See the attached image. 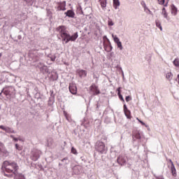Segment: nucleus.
<instances>
[{"label":"nucleus","instance_id":"1","mask_svg":"<svg viewBox=\"0 0 179 179\" xmlns=\"http://www.w3.org/2000/svg\"><path fill=\"white\" fill-rule=\"evenodd\" d=\"M58 30L62 38V41H65V44H68L69 41H76V38L79 37L78 32L74 33L72 36L68 34V31H66L64 26H60Z\"/></svg>","mask_w":179,"mask_h":179},{"label":"nucleus","instance_id":"2","mask_svg":"<svg viewBox=\"0 0 179 179\" xmlns=\"http://www.w3.org/2000/svg\"><path fill=\"white\" fill-rule=\"evenodd\" d=\"M2 167L3 169H5V171L7 173H13L14 176H16V174H19V173H17L19 166H17V164H16V162H15L5 161L3 163Z\"/></svg>","mask_w":179,"mask_h":179},{"label":"nucleus","instance_id":"3","mask_svg":"<svg viewBox=\"0 0 179 179\" xmlns=\"http://www.w3.org/2000/svg\"><path fill=\"white\" fill-rule=\"evenodd\" d=\"M103 141H107V137L103 136L101 140L96 141L95 143V150L98 152V153H101V155H106L108 149Z\"/></svg>","mask_w":179,"mask_h":179},{"label":"nucleus","instance_id":"4","mask_svg":"<svg viewBox=\"0 0 179 179\" xmlns=\"http://www.w3.org/2000/svg\"><path fill=\"white\" fill-rule=\"evenodd\" d=\"M3 93L5 96H6L7 99H11L12 97H15V94H16V91L15 87L13 86H8L4 87L1 92H0V96Z\"/></svg>","mask_w":179,"mask_h":179},{"label":"nucleus","instance_id":"5","mask_svg":"<svg viewBox=\"0 0 179 179\" xmlns=\"http://www.w3.org/2000/svg\"><path fill=\"white\" fill-rule=\"evenodd\" d=\"M117 162L120 166H127V167L132 166V162H129L128 157L125 155H120L117 159Z\"/></svg>","mask_w":179,"mask_h":179},{"label":"nucleus","instance_id":"6","mask_svg":"<svg viewBox=\"0 0 179 179\" xmlns=\"http://www.w3.org/2000/svg\"><path fill=\"white\" fill-rule=\"evenodd\" d=\"M43 155L41 150L38 149L34 148L31 152V159L34 162H37L40 159V157Z\"/></svg>","mask_w":179,"mask_h":179},{"label":"nucleus","instance_id":"7","mask_svg":"<svg viewBox=\"0 0 179 179\" xmlns=\"http://www.w3.org/2000/svg\"><path fill=\"white\" fill-rule=\"evenodd\" d=\"M36 64H35L36 66H38L42 72V73H50V70L48 69V67L41 62H39L38 60L36 61Z\"/></svg>","mask_w":179,"mask_h":179},{"label":"nucleus","instance_id":"8","mask_svg":"<svg viewBox=\"0 0 179 179\" xmlns=\"http://www.w3.org/2000/svg\"><path fill=\"white\" fill-rule=\"evenodd\" d=\"M101 93L100 90H99V86L96 85V84L93 83L90 87V94L92 96H97V94H100Z\"/></svg>","mask_w":179,"mask_h":179},{"label":"nucleus","instance_id":"9","mask_svg":"<svg viewBox=\"0 0 179 179\" xmlns=\"http://www.w3.org/2000/svg\"><path fill=\"white\" fill-rule=\"evenodd\" d=\"M0 156H3V157H8L9 156V151L6 150V147H5V144L0 141Z\"/></svg>","mask_w":179,"mask_h":179},{"label":"nucleus","instance_id":"10","mask_svg":"<svg viewBox=\"0 0 179 179\" xmlns=\"http://www.w3.org/2000/svg\"><path fill=\"white\" fill-rule=\"evenodd\" d=\"M133 143H135L138 141V143L141 142L142 137L141 136V133L138 131H133L132 134Z\"/></svg>","mask_w":179,"mask_h":179},{"label":"nucleus","instance_id":"11","mask_svg":"<svg viewBox=\"0 0 179 179\" xmlns=\"http://www.w3.org/2000/svg\"><path fill=\"white\" fill-rule=\"evenodd\" d=\"M103 47L105 51H106L107 52L113 51V46L111 45V42H110V39H107L106 42H103Z\"/></svg>","mask_w":179,"mask_h":179},{"label":"nucleus","instance_id":"12","mask_svg":"<svg viewBox=\"0 0 179 179\" xmlns=\"http://www.w3.org/2000/svg\"><path fill=\"white\" fill-rule=\"evenodd\" d=\"M112 37L113 38V41L117 45V48H120V50H122L124 48L122 47V43L120 41V38L117 36V35L113 34Z\"/></svg>","mask_w":179,"mask_h":179},{"label":"nucleus","instance_id":"13","mask_svg":"<svg viewBox=\"0 0 179 179\" xmlns=\"http://www.w3.org/2000/svg\"><path fill=\"white\" fill-rule=\"evenodd\" d=\"M69 90L71 94H77L78 93V87H76V84L71 83L69 85Z\"/></svg>","mask_w":179,"mask_h":179},{"label":"nucleus","instance_id":"14","mask_svg":"<svg viewBox=\"0 0 179 179\" xmlns=\"http://www.w3.org/2000/svg\"><path fill=\"white\" fill-rule=\"evenodd\" d=\"M55 101V95L54 94V91H50V96L48 101V106H52Z\"/></svg>","mask_w":179,"mask_h":179},{"label":"nucleus","instance_id":"15","mask_svg":"<svg viewBox=\"0 0 179 179\" xmlns=\"http://www.w3.org/2000/svg\"><path fill=\"white\" fill-rule=\"evenodd\" d=\"M123 110L124 113V115L127 117V118H128V120H131V118H132V117L131 116V110H128L127 104H124Z\"/></svg>","mask_w":179,"mask_h":179},{"label":"nucleus","instance_id":"16","mask_svg":"<svg viewBox=\"0 0 179 179\" xmlns=\"http://www.w3.org/2000/svg\"><path fill=\"white\" fill-rule=\"evenodd\" d=\"M66 1H62L58 3V6L57 7V10H66Z\"/></svg>","mask_w":179,"mask_h":179},{"label":"nucleus","instance_id":"17","mask_svg":"<svg viewBox=\"0 0 179 179\" xmlns=\"http://www.w3.org/2000/svg\"><path fill=\"white\" fill-rule=\"evenodd\" d=\"M171 162V171L172 173V176L173 177H177V171L176 170V166H174V164L173 163V161L170 160Z\"/></svg>","mask_w":179,"mask_h":179},{"label":"nucleus","instance_id":"18","mask_svg":"<svg viewBox=\"0 0 179 179\" xmlns=\"http://www.w3.org/2000/svg\"><path fill=\"white\" fill-rule=\"evenodd\" d=\"M72 170H73V173H74V174H80V171L82 170V166H80L79 165L74 166L73 167Z\"/></svg>","mask_w":179,"mask_h":179},{"label":"nucleus","instance_id":"19","mask_svg":"<svg viewBox=\"0 0 179 179\" xmlns=\"http://www.w3.org/2000/svg\"><path fill=\"white\" fill-rule=\"evenodd\" d=\"M77 73L79 75L80 78H86L87 71L85 70H78Z\"/></svg>","mask_w":179,"mask_h":179},{"label":"nucleus","instance_id":"20","mask_svg":"<svg viewBox=\"0 0 179 179\" xmlns=\"http://www.w3.org/2000/svg\"><path fill=\"white\" fill-rule=\"evenodd\" d=\"M64 15H66V16L68 17H71L72 19L75 17V12H73L72 10H68L66 13H64Z\"/></svg>","mask_w":179,"mask_h":179},{"label":"nucleus","instance_id":"21","mask_svg":"<svg viewBox=\"0 0 179 179\" xmlns=\"http://www.w3.org/2000/svg\"><path fill=\"white\" fill-rule=\"evenodd\" d=\"M46 146H48V148H50V149H52V148H54L55 146L54 140H52V138L48 139Z\"/></svg>","mask_w":179,"mask_h":179},{"label":"nucleus","instance_id":"22","mask_svg":"<svg viewBox=\"0 0 179 179\" xmlns=\"http://www.w3.org/2000/svg\"><path fill=\"white\" fill-rule=\"evenodd\" d=\"M178 9L177 7L174 4L171 5V13L173 15V16H176L177 15Z\"/></svg>","mask_w":179,"mask_h":179},{"label":"nucleus","instance_id":"23","mask_svg":"<svg viewBox=\"0 0 179 179\" xmlns=\"http://www.w3.org/2000/svg\"><path fill=\"white\" fill-rule=\"evenodd\" d=\"M113 8L115 9H118V7L120 5H121V3H120V0H113Z\"/></svg>","mask_w":179,"mask_h":179},{"label":"nucleus","instance_id":"24","mask_svg":"<svg viewBox=\"0 0 179 179\" xmlns=\"http://www.w3.org/2000/svg\"><path fill=\"white\" fill-rule=\"evenodd\" d=\"M155 24L158 27V29L161 30V31H163V27H162V23L159 20H155Z\"/></svg>","mask_w":179,"mask_h":179},{"label":"nucleus","instance_id":"25","mask_svg":"<svg viewBox=\"0 0 179 179\" xmlns=\"http://www.w3.org/2000/svg\"><path fill=\"white\" fill-rule=\"evenodd\" d=\"M7 134H16V131H15V130H13L12 128L10 127H6V130H4Z\"/></svg>","mask_w":179,"mask_h":179},{"label":"nucleus","instance_id":"26","mask_svg":"<svg viewBox=\"0 0 179 179\" xmlns=\"http://www.w3.org/2000/svg\"><path fill=\"white\" fill-rule=\"evenodd\" d=\"M14 179H26V178H24V175L22 173H17L14 175Z\"/></svg>","mask_w":179,"mask_h":179},{"label":"nucleus","instance_id":"27","mask_svg":"<svg viewBox=\"0 0 179 179\" xmlns=\"http://www.w3.org/2000/svg\"><path fill=\"white\" fill-rule=\"evenodd\" d=\"M162 15L164 16V17L165 19H166L167 20H169V17H168V14L167 12L166 11V8H162Z\"/></svg>","mask_w":179,"mask_h":179},{"label":"nucleus","instance_id":"28","mask_svg":"<svg viewBox=\"0 0 179 179\" xmlns=\"http://www.w3.org/2000/svg\"><path fill=\"white\" fill-rule=\"evenodd\" d=\"M101 8H106L107 6V0H99Z\"/></svg>","mask_w":179,"mask_h":179},{"label":"nucleus","instance_id":"29","mask_svg":"<svg viewBox=\"0 0 179 179\" xmlns=\"http://www.w3.org/2000/svg\"><path fill=\"white\" fill-rule=\"evenodd\" d=\"M173 64L174 66H176V68H179V59L176 58L173 60Z\"/></svg>","mask_w":179,"mask_h":179},{"label":"nucleus","instance_id":"30","mask_svg":"<svg viewBox=\"0 0 179 179\" xmlns=\"http://www.w3.org/2000/svg\"><path fill=\"white\" fill-rule=\"evenodd\" d=\"M48 58L50 59L51 61H52V62H54V61H55V59H57V57L55 56V55H48Z\"/></svg>","mask_w":179,"mask_h":179},{"label":"nucleus","instance_id":"31","mask_svg":"<svg viewBox=\"0 0 179 179\" xmlns=\"http://www.w3.org/2000/svg\"><path fill=\"white\" fill-rule=\"evenodd\" d=\"M117 96H118L120 100H121V101H122V103H125V100L124 99L122 94H121V92H117Z\"/></svg>","mask_w":179,"mask_h":179},{"label":"nucleus","instance_id":"32","mask_svg":"<svg viewBox=\"0 0 179 179\" xmlns=\"http://www.w3.org/2000/svg\"><path fill=\"white\" fill-rule=\"evenodd\" d=\"M64 117L69 122H71L72 121L71 116L68 113H64Z\"/></svg>","mask_w":179,"mask_h":179},{"label":"nucleus","instance_id":"33","mask_svg":"<svg viewBox=\"0 0 179 179\" xmlns=\"http://www.w3.org/2000/svg\"><path fill=\"white\" fill-rule=\"evenodd\" d=\"M24 2L29 3V5H33L34 2H36V0H23Z\"/></svg>","mask_w":179,"mask_h":179},{"label":"nucleus","instance_id":"34","mask_svg":"<svg viewBox=\"0 0 179 179\" xmlns=\"http://www.w3.org/2000/svg\"><path fill=\"white\" fill-rule=\"evenodd\" d=\"M63 164H69V161L68 160V157H65L62 159Z\"/></svg>","mask_w":179,"mask_h":179},{"label":"nucleus","instance_id":"35","mask_svg":"<svg viewBox=\"0 0 179 179\" xmlns=\"http://www.w3.org/2000/svg\"><path fill=\"white\" fill-rule=\"evenodd\" d=\"M78 13H80V15H83V10H82V6H79L77 8Z\"/></svg>","mask_w":179,"mask_h":179},{"label":"nucleus","instance_id":"36","mask_svg":"<svg viewBox=\"0 0 179 179\" xmlns=\"http://www.w3.org/2000/svg\"><path fill=\"white\" fill-rule=\"evenodd\" d=\"M144 10L146 13H149L150 15H152V11L148 8V6L144 7Z\"/></svg>","mask_w":179,"mask_h":179},{"label":"nucleus","instance_id":"37","mask_svg":"<svg viewBox=\"0 0 179 179\" xmlns=\"http://www.w3.org/2000/svg\"><path fill=\"white\" fill-rule=\"evenodd\" d=\"M108 25L109 27L114 26V22H113V20L108 18Z\"/></svg>","mask_w":179,"mask_h":179},{"label":"nucleus","instance_id":"38","mask_svg":"<svg viewBox=\"0 0 179 179\" xmlns=\"http://www.w3.org/2000/svg\"><path fill=\"white\" fill-rule=\"evenodd\" d=\"M172 76H173V74L171 73H167L166 78V79H171Z\"/></svg>","mask_w":179,"mask_h":179},{"label":"nucleus","instance_id":"39","mask_svg":"<svg viewBox=\"0 0 179 179\" xmlns=\"http://www.w3.org/2000/svg\"><path fill=\"white\" fill-rule=\"evenodd\" d=\"M71 153H73V155H78V151H76V149H75V148L72 147Z\"/></svg>","mask_w":179,"mask_h":179},{"label":"nucleus","instance_id":"40","mask_svg":"<svg viewBox=\"0 0 179 179\" xmlns=\"http://www.w3.org/2000/svg\"><path fill=\"white\" fill-rule=\"evenodd\" d=\"M125 100H126L127 103H128L129 101H131V100H132V98H131L130 96H127L125 98Z\"/></svg>","mask_w":179,"mask_h":179},{"label":"nucleus","instance_id":"41","mask_svg":"<svg viewBox=\"0 0 179 179\" xmlns=\"http://www.w3.org/2000/svg\"><path fill=\"white\" fill-rule=\"evenodd\" d=\"M164 2H166V0H158V3L159 5H164Z\"/></svg>","mask_w":179,"mask_h":179},{"label":"nucleus","instance_id":"42","mask_svg":"<svg viewBox=\"0 0 179 179\" xmlns=\"http://www.w3.org/2000/svg\"><path fill=\"white\" fill-rule=\"evenodd\" d=\"M15 148L17 150H22V147L19 146L17 143L15 144Z\"/></svg>","mask_w":179,"mask_h":179},{"label":"nucleus","instance_id":"43","mask_svg":"<svg viewBox=\"0 0 179 179\" xmlns=\"http://www.w3.org/2000/svg\"><path fill=\"white\" fill-rule=\"evenodd\" d=\"M4 176H6V177H13V176H15V174H13V173H10V174L5 173Z\"/></svg>","mask_w":179,"mask_h":179},{"label":"nucleus","instance_id":"44","mask_svg":"<svg viewBox=\"0 0 179 179\" xmlns=\"http://www.w3.org/2000/svg\"><path fill=\"white\" fill-rule=\"evenodd\" d=\"M155 179H164L163 176H155Z\"/></svg>","mask_w":179,"mask_h":179},{"label":"nucleus","instance_id":"45","mask_svg":"<svg viewBox=\"0 0 179 179\" xmlns=\"http://www.w3.org/2000/svg\"><path fill=\"white\" fill-rule=\"evenodd\" d=\"M0 129H3V131H5L6 129V127H4L3 125H0Z\"/></svg>","mask_w":179,"mask_h":179},{"label":"nucleus","instance_id":"46","mask_svg":"<svg viewBox=\"0 0 179 179\" xmlns=\"http://www.w3.org/2000/svg\"><path fill=\"white\" fill-rule=\"evenodd\" d=\"M35 97H36L38 99H41V96H40V94H36Z\"/></svg>","mask_w":179,"mask_h":179},{"label":"nucleus","instance_id":"47","mask_svg":"<svg viewBox=\"0 0 179 179\" xmlns=\"http://www.w3.org/2000/svg\"><path fill=\"white\" fill-rule=\"evenodd\" d=\"M141 5H142L143 8H145V6H146V3H145V1H142Z\"/></svg>","mask_w":179,"mask_h":179},{"label":"nucleus","instance_id":"48","mask_svg":"<svg viewBox=\"0 0 179 179\" xmlns=\"http://www.w3.org/2000/svg\"><path fill=\"white\" fill-rule=\"evenodd\" d=\"M117 93H121V87H120L117 89Z\"/></svg>","mask_w":179,"mask_h":179},{"label":"nucleus","instance_id":"49","mask_svg":"<svg viewBox=\"0 0 179 179\" xmlns=\"http://www.w3.org/2000/svg\"><path fill=\"white\" fill-rule=\"evenodd\" d=\"M138 121H139L140 124H141L142 125H145V122H143L142 120H138Z\"/></svg>","mask_w":179,"mask_h":179},{"label":"nucleus","instance_id":"50","mask_svg":"<svg viewBox=\"0 0 179 179\" xmlns=\"http://www.w3.org/2000/svg\"><path fill=\"white\" fill-rule=\"evenodd\" d=\"M13 139L15 142H17L19 141V139H17V138H15V137H14V138Z\"/></svg>","mask_w":179,"mask_h":179},{"label":"nucleus","instance_id":"51","mask_svg":"<svg viewBox=\"0 0 179 179\" xmlns=\"http://www.w3.org/2000/svg\"><path fill=\"white\" fill-rule=\"evenodd\" d=\"M107 39L108 40V38H107V36H103V40H106V41H107Z\"/></svg>","mask_w":179,"mask_h":179},{"label":"nucleus","instance_id":"52","mask_svg":"<svg viewBox=\"0 0 179 179\" xmlns=\"http://www.w3.org/2000/svg\"><path fill=\"white\" fill-rule=\"evenodd\" d=\"M99 107H100V105L99 103L96 104V110H99Z\"/></svg>","mask_w":179,"mask_h":179},{"label":"nucleus","instance_id":"53","mask_svg":"<svg viewBox=\"0 0 179 179\" xmlns=\"http://www.w3.org/2000/svg\"><path fill=\"white\" fill-rule=\"evenodd\" d=\"M10 138H12V139H14L15 136H13V135H10Z\"/></svg>","mask_w":179,"mask_h":179},{"label":"nucleus","instance_id":"54","mask_svg":"<svg viewBox=\"0 0 179 179\" xmlns=\"http://www.w3.org/2000/svg\"><path fill=\"white\" fill-rule=\"evenodd\" d=\"M113 54H114V52L110 53V57H113Z\"/></svg>","mask_w":179,"mask_h":179},{"label":"nucleus","instance_id":"55","mask_svg":"<svg viewBox=\"0 0 179 179\" xmlns=\"http://www.w3.org/2000/svg\"><path fill=\"white\" fill-rule=\"evenodd\" d=\"M1 57H2V53H0V58H1Z\"/></svg>","mask_w":179,"mask_h":179},{"label":"nucleus","instance_id":"56","mask_svg":"<svg viewBox=\"0 0 179 179\" xmlns=\"http://www.w3.org/2000/svg\"><path fill=\"white\" fill-rule=\"evenodd\" d=\"M122 75H123V77H124V73L122 72Z\"/></svg>","mask_w":179,"mask_h":179},{"label":"nucleus","instance_id":"57","mask_svg":"<svg viewBox=\"0 0 179 179\" xmlns=\"http://www.w3.org/2000/svg\"><path fill=\"white\" fill-rule=\"evenodd\" d=\"M34 62H36V60H34Z\"/></svg>","mask_w":179,"mask_h":179},{"label":"nucleus","instance_id":"58","mask_svg":"<svg viewBox=\"0 0 179 179\" xmlns=\"http://www.w3.org/2000/svg\"><path fill=\"white\" fill-rule=\"evenodd\" d=\"M0 110H1V106H0Z\"/></svg>","mask_w":179,"mask_h":179}]
</instances>
